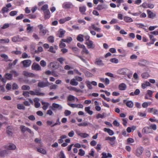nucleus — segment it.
Here are the masks:
<instances>
[{"label": "nucleus", "mask_w": 158, "mask_h": 158, "mask_svg": "<svg viewBox=\"0 0 158 158\" xmlns=\"http://www.w3.org/2000/svg\"><path fill=\"white\" fill-rule=\"evenodd\" d=\"M60 123H61L60 122V119L59 118H58L56 120V122L54 124L52 125L51 126V127H54L55 126L57 125H60Z\"/></svg>", "instance_id": "4d7b16f0"}, {"label": "nucleus", "mask_w": 158, "mask_h": 158, "mask_svg": "<svg viewBox=\"0 0 158 158\" xmlns=\"http://www.w3.org/2000/svg\"><path fill=\"white\" fill-rule=\"evenodd\" d=\"M153 92L150 90H148L147 91V93L146 94L148 95L150 97H152L153 95Z\"/></svg>", "instance_id": "bf43d9fd"}, {"label": "nucleus", "mask_w": 158, "mask_h": 158, "mask_svg": "<svg viewBox=\"0 0 158 158\" xmlns=\"http://www.w3.org/2000/svg\"><path fill=\"white\" fill-rule=\"evenodd\" d=\"M16 51H13L12 53L16 55H20L22 54V52L20 50H18V48L17 47L16 48Z\"/></svg>", "instance_id": "37998d69"}, {"label": "nucleus", "mask_w": 158, "mask_h": 158, "mask_svg": "<svg viewBox=\"0 0 158 158\" xmlns=\"http://www.w3.org/2000/svg\"><path fill=\"white\" fill-rule=\"evenodd\" d=\"M76 79H72L70 81V84L73 85L77 86V85L78 83L76 81Z\"/></svg>", "instance_id": "4c0bfd02"}, {"label": "nucleus", "mask_w": 158, "mask_h": 158, "mask_svg": "<svg viewBox=\"0 0 158 158\" xmlns=\"http://www.w3.org/2000/svg\"><path fill=\"white\" fill-rule=\"evenodd\" d=\"M40 99L39 98H35L34 99L35 106L36 108L39 107L40 106V104L39 102Z\"/></svg>", "instance_id": "6ab92c4d"}, {"label": "nucleus", "mask_w": 158, "mask_h": 158, "mask_svg": "<svg viewBox=\"0 0 158 158\" xmlns=\"http://www.w3.org/2000/svg\"><path fill=\"white\" fill-rule=\"evenodd\" d=\"M74 6L72 3L69 2H64L62 5V7L66 9H68L72 8Z\"/></svg>", "instance_id": "f03ea898"}, {"label": "nucleus", "mask_w": 158, "mask_h": 158, "mask_svg": "<svg viewBox=\"0 0 158 158\" xmlns=\"http://www.w3.org/2000/svg\"><path fill=\"white\" fill-rule=\"evenodd\" d=\"M96 27L94 24L92 23L91 24V26L88 27V29L89 30H92L93 29L95 30Z\"/></svg>", "instance_id": "8fccbe9b"}, {"label": "nucleus", "mask_w": 158, "mask_h": 158, "mask_svg": "<svg viewBox=\"0 0 158 158\" xmlns=\"http://www.w3.org/2000/svg\"><path fill=\"white\" fill-rule=\"evenodd\" d=\"M94 151L93 149H92L89 153L88 155L86 156V157H87L88 158H91V156L94 157Z\"/></svg>", "instance_id": "2f4dec72"}, {"label": "nucleus", "mask_w": 158, "mask_h": 158, "mask_svg": "<svg viewBox=\"0 0 158 158\" xmlns=\"http://www.w3.org/2000/svg\"><path fill=\"white\" fill-rule=\"evenodd\" d=\"M84 36L83 35L81 34H79L78 35L77 38V40L80 42H83L84 40L83 39Z\"/></svg>", "instance_id": "79ce46f5"}, {"label": "nucleus", "mask_w": 158, "mask_h": 158, "mask_svg": "<svg viewBox=\"0 0 158 158\" xmlns=\"http://www.w3.org/2000/svg\"><path fill=\"white\" fill-rule=\"evenodd\" d=\"M35 95H36L38 96H44V93L40 92V90L37 89L35 90Z\"/></svg>", "instance_id": "de8ad7c7"}, {"label": "nucleus", "mask_w": 158, "mask_h": 158, "mask_svg": "<svg viewBox=\"0 0 158 158\" xmlns=\"http://www.w3.org/2000/svg\"><path fill=\"white\" fill-rule=\"evenodd\" d=\"M13 129L11 126H8L7 128L6 133L9 136H12L13 132Z\"/></svg>", "instance_id": "dca6fc26"}, {"label": "nucleus", "mask_w": 158, "mask_h": 158, "mask_svg": "<svg viewBox=\"0 0 158 158\" xmlns=\"http://www.w3.org/2000/svg\"><path fill=\"white\" fill-rule=\"evenodd\" d=\"M149 129L148 127H144L142 130V132L144 133H148V131Z\"/></svg>", "instance_id": "e2e57ef3"}, {"label": "nucleus", "mask_w": 158, "mask_h": 158, "mask_svg": "<svg viewBox=\"0 0 158 158\" xmlns=\"http://www.w3.org/2000/svg\"><path fill=\"white\" fill-rule=\"evenodd\" d=\"M31 60H26L21 61V64H23V67L27 68L31 65Z\"/></svg>", "instance_id": "7ed1b4c3"}, {"label": "nucleus", "mask_w": 158, "mask_h": 158, "mask_svg": "<svg viewBox=\"0 0 158 158\" xmlns=\"http://www.w3.org/2000/svg\"><path fill=\"white\" fill-rule=\"evenodd\" d=\"M44 16L45 19H48L50 17V12L49 10H46L44 12Z\"/></svg>", "instance_id": "a878e982"}, {"label": "nucleus", "mask_w": 158, "mask_h": 158, "mask_svg": "<svg viewBox=\"0 0 158 158\" xmlns=\"http://www.w3.org/2000/svg\"><path fill=\"white\" fill-rule=\"evenodd\" d=\"M73 40L72 37H68L66 39H61V41L63 42H66L67 43H70Z\"/></svg>", "instance_id": "4be33fe9"}, {"label": "nucleus", "mask_w": 158, "mask_h": 158, "mask_svg": "<svg viewBox=\"0 0 158 158\" xmlns=\"http://www.w3.org/2000/svg\"><path fill=\"white\" fill-rule=\"evenodd\" d=\"M110 61L112 63L117 64L118 62V60L115 58H111L110 59Z\"/></svg>", "instance_id": "5fc2aeb1"}, {"label": "nucleus", "mask_w": 158, "mask_h": 158, "mask_svg": "<svg viewBox=\"0 0 158 158\" xmlns=\"http://www.w3.org/2000/svg\"><path fill=\"white\" fill-rule=\"evenodd\" d=\"M30 89V87L28 85H24L22 87V89L23 90H29Z\"/></svg>", "instance_id": "13d9d810"}, {"label": "nucleus", "mask_w": 158, "mask_h": 158, "mask_svg": "<svg viewBox=\"0 0 158 158\" xmlns=\"http://www.w3.org/2000/svg\"><path fill=\"white\" fill-rule=\"evenodd\" d=\"M0 56L1 57L4 58L5 59V60L6 61H11L12 60L8 59L9 57L8 56L5 54H2L0 55Z\"/></svg>", "instance_id": "b1692460"}, {"label": "nucleus", "mask_w": 158, "mask_h": 158, "mask_svg": "<svg viewBox=\"0 0 158 158\" xmlns=\"http://www.w3.org/2000/svg\"><path fill=\"white\" fill-rule=\"evenodd\" d=\"M48 6L47 4H45L44 5L41 7V9L44 11V12L46 10H49L48 9Z\"/></svg>", "instance_id": "09e8293b"}, {"label": "nucleus", "mask_w": 158, "mask_h": 158, "mask_svg": "<svg viewBox=\"0 0 158 158\" xmlns=\"http://www.w3.org/2000/svg\"><path fill=\"white\" fill-rule=\"evenodd\" d=\"M104 131L105 132H107L110 135H112L114 134L113 131L110 129L105 128H104Z\"/></svg>", "instance_id": "7c9ffc66"}, {"label": "nucleus", "mask_w": 158, "mask_h": 158, "mask_svg": "<svg viewBox=\"0 0 158 158\" xmlns=\"http://www.w3.org/2000/svg\"><path fill=\"white\" fill-rule=\"evenodd\" d=\"M31 69L36 71H39L41 70V68L39 64L34 63L32 65Z\"/></svg>", "instance_id": "0eeeda50"}, {"label": "nucleus", "mask_w": 158, "mask_h": 158, "mask_svg": "<svg viewBox=\"0 0 158 158\" xmlns=\"http://www.w3.org/2000/svg\"><path fill=\"white\" fill-rule=\"evenodd\" d=\"M50 85V84L48 81L46 82H44L43 81L39 82L38 84V87L40 88H44Z\"/></svg>", "instance_id": "39448f33"}, {"label": "nucleus", "mask_w": 158, "mask_h": 158, "mask_svg": "<svg viewBox=\"0 0 158 158\" xmlns=\"http://www.w3.org/2000/svg\"><path fill=\"white\" fill-rule=\"evenodd\" d=\"M8 153V151L5 150L0 151V157H4Z\"/></svg>", "instance_id": "c03bdc74"}, {"label": "nucleus", "mask_w": 158, "mask_h": 158, "mask_svg": "<svg viewBox=\"0 0 158 158\" xmlns=\"http://www.w3.org/2000/svg\"><path fill=\"white\" fill-rule=\"evenodd\" d=\"M27 30L28 31V32H30L33 29V27L31 26V25L30 24H27Z\"/></svg>", "instance_id": "3c124183"}, {"label": "nucleus", "mask_w": 158, "mask_h": 158, "mask_svg": "<svg viewBox=\"0 0 158 158\" xmlns=\"http://www.w3.org/2000/svg\"><path fill=\"white\" fill-rule=\"evenodd\" d=\"M48 40L49 42L52 43L54 42V38L52 36H50L48 37Z\"/></svg>", "instance_id": "69168bd1"}, {"label": "nucleus", "mask_w": 158, "mask_h": 158, "mask_svg": "<svg viewBox=\"0 0 158 158\" xmlns=\"http://www.w3.org/2000/svg\"><path fill=\"white\" fill-rule=\"evenodd\" d=\"M58 85L56 84H54L50 86V89H56L58 88Z\"/></svg>", "instance_id": "052dcab7"}, {"label": "nucleus", "mask_w": 158, "mask_h": 158, "mask_svg": "<svg viewBox=\"0 0 158 158\" xmlns=\"http://www.w3.org/2000/svg\"><path fill=\"white\" fill-rule=\"evenodd\" d=\"M79 11L83 15L85 14V12L86 10V7L85 6H80L79 7Z\"/></svg>", "instance_id": "393cba45"}, {"label": "nucleus", "mask_w": 158, "mask_h": 158, "mask_svg": "<svg viewBox=\"0 0 158 158\" xmlns=\"http://www.w3.org/2000/svg\"><path fill=\"white\" fill-rule=\"evenodd\" d=\"M75 97L71 95H70L68 97L67 99L68 100L70 101H73L75 100Z\"/></svg>", "instance_id": "603ef678"}, {"label": "nucleus", "mask_w": 158, "mask_h": 158, "mask_svg": "<svg viewBox=\"0 0 158 158\" xmlns=\"http://www.w3.org/2000/svg\"><path fill=\"white\" fill-rule=\"evenodd\" d=\"M76 134L79 136L84 138H86L89 136V134L86 133H81L80 131H76Z\"/></svg>", "instance_id": "f3484780"}, {"label": "nucleus", "mask_w": 158, "mask_h": 158, "mask_svg": "<svg viewBox=\"0 0 158 158\" xmlns=\"http://www.w3.org/2000/svg\"><path fill=\"white\" fill-rule=\"evenodd\" d=\"M17 108L19 110H24L25 109V106L21 104H17Z\"/></svg>", "instance_id": "864d4df0"}, {"label": "nucleus", "mask_w": 158, "mask_h": 158, "mask_svg": "<svg viewBox=\"0 0 158 158\" xmlns=\"http://www.w3.org/2000/svg\"><path fill=\"white\" fill-rule=\"evenodd\" d=\"M90 107L89 106H88L85 107V111L89 115H92L93 114V111L90 110Z\"/></svg>", "instance_id": "ea45409f"}, {"label": "nucleus", "mask_w": 158, "mask_h": 158, "mask_svg": "<svg viewBox=\"0 0 158 158\" xmlns=\"http://www.w3.org/2000/svg\"><path fill=\"white\" fill-rule=\"evenodd\" d=\"M151 85V84L148 81H146L144 83H143L142 84L141 87L142 88L144 89L146 88L147 86H150Z\"/></svg>", "instance_id": "72a5a7b5"}, {"label": "nucleus", "mask_w": 158, "mask_h": 158, "mask_svg": "<svg viewBox=\"0 0 158 158\" xmlns=\"http://www.w3.org/2000/svg\"><path fill=\"white\" fill-rule=\"evenodd\" d=\"M23 74L25 76L27 77H34L35 76L34 74L26 71H23Z\"/></svg>", "instance_id": "4468645a"}, {"label": "nucleus", "mask_w": 158, "mask_h": 158, "mask_svg": "<svg viewBox=\"0 0 158 158\" xmlns=\"http://www.w3.org/2000/svg\"><path fill=\"white\" fill-rule=\"evenodd\" d=\"M48 51L52 53H56V51L54 50V48L52 46H51L49 47V49L48 50Z\"/></svg>", "instance_id": "680f3d73"}, {"label": "nucleus", "mask_w": 158, "mask_h": 158, "mask_svg": "<svg viewBox=\"0 0 158 158\" xmlns=\"http://www.w3.org/2000/svg\"><path fill=\"white\" fill-rule=\"evenodd\" d=\"M35 143L38 144L40 146H42L41 139L40 138H36L35 139Z\"/></svg>", "instance_id": "473e14b6"}, {"label": "nucleus", "mask_w": 158, "mask_h": 158, "mask_svg": "<svg viewBox=\"0 0 158 158\" xmlns=\"http://www.w3.org/2000/svg\"><path fill=\"white\" fill-rule=\"evenodd\" d=\"M68 88L71 90H73L77 92H81V90L74 87H68Z\"/></svg>", "instance_id": "a19ab883"}, {"label": "nucleus", "mask_w": 158, "mask_h": 158, "mask_svg": "<svg viewBox=\"0 0 158 158\" xmlns=\"http://www.w3.org/2000/svg\"><path fill=\"white\" fill-rule=\"evenodd\" d=\"M85 44L87 45L88 48L94 49L95 45L93 44V42L91 40H89L85 42Z\"/></svg>", "instance_id": "f8f14e48"}, {"label": "nucleus", "mask_w": 158, "mask_h": 158, "mask_svg": "<svg viewBox=\"0 0 158 158\" xmlns=\"http://www.w3.org/2000/svg\"><path fill=\"white\" fill-rule=\"evenodd\" d=\"M59 158H65V156L63 151H61L59 154Z\"/></svg>", "instance_id": "774afa93"}, {"label": "nucleus", "mask_w": 158, "mask_h": 158, "mask_svg": "<svg viewBox=\"0 0 158 158\" xmlns=\"http://www.w3.org/2000/svg\"><path fill=\"white\" fill-rule=\"evenodd\" d=\"M102 158H111L112 156L111 154L110 153L107 154L105 152H103L102 153Z\"/></svg>", "instance_id": "aec40b11"}, {"label": "nucleus", "mask_w": 158, "mask_h": 158, "mask_svg": "<svg viewBox=\"0 0 158 158\" xmlns=\"http://www.w3.org/2000/svg\"><path fill=\"white\" fill-rule=\"evenodd\" d=\"M10 42V40L9 39H0V44H7Z\"/></svg>", "instance_id": "f704fd0d"}, {"label": "nucleus", "mask_w": 158, "mask_h": 158, "mask_svg": "<svg viewBox=\"0 0 158 158\" xmlns=\"http://www.w3.org/2000/svg\"><path fill=\"white\" fill-rule=\"evenodd\" d=\"M59 35L58 37L60 38H63L64 36V35L65 33V31L62 29H60L58 31Z\"/></svg>", "instance_id": "412c9836"}, {"label": "nucleus", "mask_w": 158, "mask_h": 158, "mask_svg": "<svg viewBox=\"0 0 158 158\" xmlns=\"http://www.w3.org/2000/svg\"><path fill=\"white\" fill-rule=\"evenodd\" d=\"M95 64L99 66L104 65L102 61L100 59H97L96 60Z\"/></svg>", "instance_id": "c756f323"}, {"label": "nucleus", "mask_w": 158, "mask_h": 158, "mask_svg": "<svg viewBox=\"0 0 158 158\" xmlns=\"http://www.w3.org/2000/svg\"><path fill=\"white\" fill-rule=\"evenodd\" d=\"M126 88V85L124 83L121 84L119 86V89L120 90H124Z\"/></svg>", "instance_id": "bb28decb"}, {"label": "nucleus", "mask_w": 158, "mask_h": 158, "mask_svg": "<svg viewBox=\"0 0 158 158\" xmlns=\"http://www.w3.org/2000/svg\"><path fill=\"white\" fill-rule=\"evenodd\" d=\"M85 83L87 87L89 89H93V87L91 85V84L90 81H87L85 82Z\"/></svg>", "instance_id": "49530a36"}, {"label": "nucleus", "mask_w": 158, "mask_h": 158, "mask_svg": "<svg viewBox=\"0 0 158 158\" xmlns=\"http://www.w3.org/2000/svg\"><path fill=\"white\" fill-rule=\"evenodd\" d=\"M38 27L40 29V34L42 36L45 35L48 31L47 29L45 27H44L42 24L39 25Z\"/></svg>", "instance_id": "f257e3e1"}, {"label": "nucleus", "mask_w": 158, "mask_h": 158, "mask_svg": "<svg viewBox=\"0 0 158 158\" xmlns=\"http://www.w3.org/2000/svg\"><path fill=\"white\" fill-rule=\"evenodd\" d=\"M42 104L43 106V108L44 110H46L48 109L49 105L48 103L44 102H42Z\"/></svg>", "instance_id": "58836bf2"}, {"label": "nucleus", "mask_w": 158, "mask_h": 158, "mask_svg": "<svg viewBox=\"0 0 158 158\" xmlns=\"http://www.w3.org/2000/svg\"><path fill=\"white\" fill-rule=\"evenodd\" d=\"M147 61L144 60H141L138 63V64L140 66H145L146 64Z\"/></svg>", "instance_id": "c85d7f7f"}, {"label": "nucleus", "mask_w": 158, "mask_h": 158, "mask_svg": "<svg viewBox=\"0 0 158 158\" xmlns=\"http://www.w3.org/2000/svg\"><path fill=\"white\" fill-rule=\"evenodd\" d=\"M123 102L129 108H131L133 106V103L131 101H127V100H124Z\"/></svg>", "instance_id": "9b49d317"}, {"label": "nucleus", "mask_w": 158, "mask_h": 158, "mask_svg": "<svg viewBox=\"0 0 158 158\" xmlns=\"http://www.w3.org/2000/svg\"><path fill=\"white\" fill-rule=\"evenodd\" d=\"M124 20L127 23H131L133 21L132 19L129 17L125 16L123 18Z\"/></svg>", "instance_id": "cd10ccee"}, {"label": "nucleus", "mask_w": 158, "mask_h": 158, "mask_svg": "<svg viewBox=\"0 0 158 158\" xmlns=\"http://www.w3.org/2000/svg\"><path fill=\"white\" fill-rule=\"evenodd\" d=\"M37 150L39 152H40L44 155L46 154L47 153L46 150L42 148H37Z\"/></svg>", "instance_id": "c9c22d12"}, {"label": "nucleus", "mask_w": 158, "mask_h": 158, "mask_svg": "<svg viewBox=\"0 0 158 158\" xmlns=\"http://www.w3.org/2000/svg\"><path fill=\"white\" fill-rule=\"evenodd\" d=\"M40 65L43 67H44L46 65V63L44 60H43L40 61Z\"/></svg>", "instance_id": "0e129e2a"}, {"label": "nucleus", "mask_w": 158, "mask_h": 158, "mask_svg": "<svg viewBox=\"0 0 158 158\" xmlns=\"http://www.w3.org/2000/svg\"><path fill=\"white\" fill-rule=\"evenodd\" d=\"M50 65L53 68L56 69L57 68L56 63L51 62L50 64Z\"/></svg>", "instance_id": "6e6d98bb"}, {"label": "nucleus", "mask_w": 158, "mask_h": 158, "mask_svg": "<svg viewBox=\"0 0 158 158\" xmlns=\"http://www.w3.org/2000/svg\"><path fill=\"white\" fill-rule=\"evenodd\" d=\"M79 152L78 153V155L81 156H83L85 154V151L82 149H80Z\"/></svg>", "instance_id": "338daca9"}, {"label": "nucleus", "mask_w": 158, "mask_h": 158, "mask_svg": "<svg viewBox=\"0 0 158 158\" xmlns=\"http://www.w3.org/2000/svg\"><path fill=\"white\" fill-rule=\"evenodd\" d=\"M20 128L21 131L23 133H24L26 131H27L31 134H33V132L30 129L24 125L20 126Z\"/></svg>", "instance_id": "20e7f679"}, {"label": "nucleus", "mask_w": 158, "mask_h": 158, "mask_svg": "<svg viewBox=\"0 0 158 158\" xmlns=\"http://www.w3.org/2000/svg\"><path fill=\"white\" fill-rule=\"evenodd\" d=\"M4 77L6 79L8 80H11L12 79V76L10 73H7L6 74L4 75Z\"/></svg>", "instance_id": "e433bc0d"}, {"label": "nucleus", "mask_w": 158, "mask_h": 158, "mask_svg": "<svg viewBox=\"0 0 158 158\" xmlns=\"http://www.w3.org/2000/svg\"><path fill=\"white\" fill-rule=\"evenodd\" d=\"M148 112L152 113L154 115L158 114V110L153 108H148Z\"/></svg>", "instance_id": "2eb2a0df"}, {"label": "nucleus", "mask_w": 158, "mask_h": 158, "mask_svg": "<svg viewBox=\"0 0 158 158\" xmlns=\"http://www.w3.org/2000/svg\"><path fill=\"white\" fill-rule=\"evenodd\" d=\"M12 41L14 42H21L20 38L18 35L14 36L12 38Z\"/></svg>", "instance_id": "5701e85b"}, {"label": "nucleus", "mask_w": 158, "mask_h": 158, "mask_svg": "<svg viewBox=\"0 0 158 158\" xmlns=\"http://www.w3.org/2000/svg\"><path fill=\"white\" fill-rule=\"evenodd\" d=\"M52 106L51 109L53 110H55L56 109L58 110H60L62 108V106L56 103H52Z\"/></svg>", "instance_id": "9d476101"}, {"label": "nucleus", "mask_w": 158, "mask_h": 158, "mask_svg": "<svg viewBox=\"0 0 158 158\" xmlns=\"http://www.w3.org/2000/svg\"><path fill=\"white\" fill-rule=\"evenodd\" d=\"M10 73L12 74V75H13L14 77H16L19 75V73L15 70H12L10 71Z\"/></svg>", "instance_id": "a18cd8bd"}, {"label": "nucleus", "mask_w": 158, "mask_h": 158, "mask_svg": "<svg viewBox=\"0 0 158 158\" xmlns=\"http://www.w3.org/2000/svg\"><path fill=\"white\" fill-rule=\"evenodd\" d=\"M128 69L126 68H123L119 69L117 71V73L118 74L120 75H125L127 72Z\"/></svg>", "instance_id": "6e6552de"}, {"label": "nucleus", "mask_w": 158, "mask_h": 158, "mask_svg": "<svg viewBox=\"0 0 158 158\" xmlns=\"http://www.w3.org/2000/svg\"><path fill=\"white\" fill-rule=\"evenodd\" d=\"M148 17L149 18L153 19L156 16V14L152 12L150 10H147Z\"/></svg>", "instance_id": "423d86ee"}, {"label": "nucleus", "mask_w": 158, "mask_h": 158, "mask_svg": "<svg viewBox=\"0 0 158 158\" xmlns=\"http://www.w3.org/2000/svg\"><path fill=\"white\" fill-rule=\"evenodd\" d=\"M143 151V148L141 147L137 148L136 150V155L139 157L142 154Z\"/></svg>", "instance_id": "1a4fd4ad"}, {"label": "nucleus", "mask_w": 158, "mask_h": 158, "mask_svg": "<svg viewBox=\"0 0 158 158\" xmlns=\"http://www.w3.org/2000/svg\"><path fill=\"white\" fill-rule=\"evenodd\" d=\"M6 149L10 150H14L16 148V146L13 143H10L6 145L5 147Z\"/></svg>", "instance_id": "ddd939ff"}, {"label": "nucleus", "mask_w": 158, "mask_h": 158, "mask_svg": "<svg viewBox=\"0 0 158 158\" xmlns=\"http://www.w3.org/2000/svg\"><path fill=\"white\" fill-rule=\"evenodd\" d=\"M107 8V6L105 5L99 4L96 8L98 10H101L103 9H106Z\"/></svg>", "instance_id": "a211bd4d"}]
</instances>
